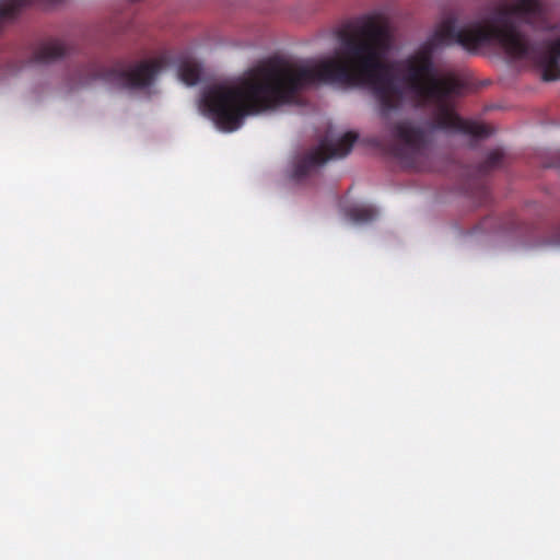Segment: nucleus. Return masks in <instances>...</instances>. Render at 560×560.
Returning <instances> with one entry per match:
<instances>
[{"label": "nucleus", "mask_w": 560, "mask_h": 560, "mask_svg": "<svg viewBox=\"0 0 560 560\" xmlns=\"http://www.w3.org/2000/svg\"><path fill=\"white\" fill-rule=\"evenodd\" d=\"M523 25L534 31L558 28L550 22L542 0H515L492 8L462 27H457L454 16H448L415 52L399 61L385 62L392 46L389 28L385 21L370 16L359 26L348 25L338 32L337 57L314 65L269 58L249 70L236 85L207 86L199 100V109L219 130L232 132L243 125L246 116L289 104L311 85H364L371 90L378 115L386 122L407 104L435 105L432 117L420 125L407 119L388 125L396 141L395 155L413 166L425 154L436 130L477 139L490 135L486 125L462 119L450 105L448 98L459 90V83L453 75H438L435 51L453 45L476 51L497 42L510 56L536 62L544 81L560 80V36L536 47L522 32Z\"/></svg>", "instance_id": "1"}, {"label": "nucleus", "mask_w": 560, "mask_h": 560, "mask_svg": "<svg viewBox=\"0 0 560 560\" xmlns=\"http://www.w3.org/2000/svg\"><path fill=\"white\" fill-rule=\"evenodd\" d=\"M32 3L56 5L60 3V0H5L0 5V24L5 20L14 19L22 8Z\"/></svg>", "instance_id": "5"}, {"label": "nucleus", "mask_w": 560, "mask_h": 560, "mask_svg": "<svg viewBox=\"0 0 560 560\" xmlns=\"http://www.w3.org/2000/svg\"><path fill=\"white\" fill-rule=\"evenodd\" d=\"M550 243L560 246V226L553 232Z\"/></svg>", "instance_id": "9"}, {"label": "nucleus", "mask_w": 560, "mask_h": 560, "mask_svg": "<svg viewBox=\"0 0 560 560\" xmlns=\"http://www.w3.org/2000/svg\"><path fill=\"white\" fill-rule=\"evenodd\" d=\"M347 215L354 223H369L377 218L378 211L372 206L361 205L348 209Z\"/></svg>", "instance_id": "7"}, {"label": "nucleus", "mask_w": 560, "mask_h": 560, "mask_svg": "<svg viewBox=\"0 0 560 560\" xmlns=\"http://www.w3.org/2000/svg\"><path fill=\"white\" fill-rule=\"evenodd\" d=\"M165 65L164 57L141 61L130 69L120 63L106 67L95 61L78 71L75 85L85 86L94 81H103L121 89H143L154 81Z\"/></svg>", "instance_id": "2"}, {"label": "nucleus", "mask_w": 560, "mask_h": 560, "mask_svg": "<svg viewBox=\"0 0 560 560\" xmlns=\"http://www.w3.org/2000/svg\"><path fill=\"white\" fill-rule=\"evenodd\" d=\"M503 160V153L500 150H492L488 153L486 160L479 165V172L487 174L499 167Z\"/></svg>", "instance_id": "8"}, {"label": "nucleus", "mask_w": 560, "mask_h": 560, "mask_svg": "<svg viewBox=\"0 0 560 560\" xmlns=\"http://www.w3.org/2000/svg\"><path fill=\"white\" fill-rule=\"evenodd\" d=\"M358 139L355 132L349 131L345 133L336 142L325 138L318 147L310 150L300 156L293 166L292 177L301 180L306 177L313 170L324 165L330 159H342L347 156Z\"/></svg>", "instance_id": "3"}, {"label": "nucleus", "mask_w": 560, "mask_h": 560, "mask_svg": "<svg viewBox=\"0 0 560 560\" xmlns=\"http://www.w3.org/2000/svg\"><path fill=\"white\" fill-rule=\"evenodd\" d=\"M69 54L68 45L60 39H49L42 43L33 55V61L48 63Z\"/></svg>", "instance_id": "4"}, {"label": "nucleus", "mask_w": 560, "mask_h": 560, "mask_svg": "<svg viewBox=\"0 0 560 560\" xmlns=\"http://www.w3.org/2000/svg\"><path fill=\"white\" fill-rule=\"evenodd\" d=\"M179 79L187 85H195L200 80L201 67L195 60H185L178 69Z\"/></svg>", "instance_id": "6"}]
</instances>
